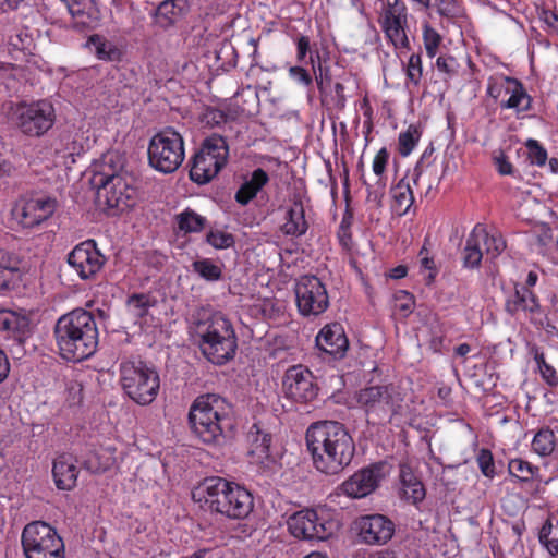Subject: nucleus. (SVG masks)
Segmentation results:
<instances>
[{
    "label": "nucleus",
    "instance_id": "f257e3e1",
    "mask_svg": "<svg viewBox=\"0 0 558 558\" xmlns=\"http://www.w3.org/2000/svg\"><path fill=\"white\" fill-rule=\"evenodd\" d=\"M305 439L313 464L320 473L339 474L350 465L354 457V441L339 422L318 421L311 424Z\"/></svg>",
    "mask_w": 558,
    "mask_h": 558
},
{
    "label": "nucleus",
    "instance_id": "f03ea898",
    "mask_svg": "<svg viewBox=\"0 0 558 558\" xmlns=\"http://www.w3.org/2000/svg\"><path fill=\"white\" fill-rule=\"evenodd\" d=\"M54 338L63 359L81 362L90 357L98 345V328L93 314L77 308L62 315L56 323Z\"/></svg>",
    "mask_w": 558,
    "mask_h": 558
},
{
    "label": "nucleus",
    "instance_id": "7ed1b4c3",
    "mask_svg": "<svg viewBox=\"0 0 558 558\" xmlns=\"http://www.w3.org/2000/svg\"><path fill=\"white\" fill-rule=\"evenodd\" d=\"M92 182L97 197L109 208L123 211L135 203L133 178L124 171V160L118 153L105 154L95 165Z\"/></svg>",
    "mask_w": 558,
    "mask_h": 558
},
{
    "label": "nucleus",
    "instance_id": "20e7f679",
    "mask_svg": "<svg viewBox=\"0 0 558 558\" xmlns=\"http://www.w3.org/2000/svg\"><path fill=\"white\" fill-rule=\"evenodd\" d=\"M201 489L211 512L231 520H243L253 511L252 494L236 483L214 476L205 478Z\"/></svg>",
    "mask_w": 558,
    "mask_h": 558
},
{
    "label": "nucleus",
    "instance_id": "39448f33",
    "mask_svg": "<svg viewBox=\"0 0 558 558\" xmlns=\"http://www.w3.org/2000/svg\"><path fill=\"white\" fill-rule=\"evenodd\" d=\"M230 404L220 396L208 393L197 397L189 412L194 434L205 444L217 445L223 439L229 424Z\"/></svg>",
    "mask_w": 558,
    "mask_h": 558
},
{
    "label": "nucleus",
    "instance_id": "423d86ee",
    "mask_svg": "<svg viewBox=\"0 0 558 558\" xmlns=\"http://www.w3.org/2000/svg\"><path fill=\"white\" fill-rule=\"evenodd\" d=\"M199 348L204 356L214 364L222 365L232 360L238 348L234 329L223 315L214 314L197 325Z\"/></svg>",
    "mask_w": 558,
    "mask_h": 558
},
{
    "label": "nucleus",
    "instance_id": "0eeeda50",
    "mask_svg": "<svg viewBox=\"0 0 558 558\" xmlns=\"http://www.w3.org/2000/svg\"><path fill=\"white\" fill-rule=\"evenodd\" d=\"M120 383L125 395L140 405L150 404L160 388L158 372L141 361L121 363Z\"/></svg>",
    "mask_w": 558,
    "mask_h": 558
},
{
    "label": "nucleus",
    "instance_id": "6e6552de",
    "mask_svg": "<svg viewBox=\"0 0 558 558\" xmlns=\"http://www.w3.org/2000/svg\"><path fill=\"white\" fill-rule=\"evenodd\" d=\"M404 390L397 384L372 385L356 393L357 403L368 416L389 418L403 412Z\"/></svg>",
    "mask_w": 558,
    "mask_h": 558
},
{
    "label": "nucleus",
    "instance_id": "1a4fd4ad",
    "mask_svg": "<svg viewBox=\"0 0 558 558\" xmlns=\"http://www.w3.org/2000/svg\"><path fill=\"white\" fill-rule=\"evenodd\" d=\"M25 558H65V547L57 530L44 521L25 525L21 535Z\"/></svg>",
    "mask_w": 558,
    "mask_h": 558
},
{
    "label": "nucleus",
    "instance_id": "9d476101",
    "mask_svg": "<svg viewBox=\"0 0 558 558\" xmlns=\"http://www.w3.org/2000/svg\"><path fill=\"white\" fill-rule=\"evenodd\" d=\"M185 157L182 135L172 128L155 134L148 145V162L156 171L173 173Z\"/></svg>",
    "mask_w": 558,
    "mask_h": 558
},
{
    "label": "nucleus",
    "instance_id": "9b49d317",
    "mask_svg": "<svg viewBox=\"0 0 558 558\" xmlns=\"http://www.w3.org/2000/svg\"><path fill=\"white\" fill-rule=\"evenodd\" d=\"M229 148L220 135L207 137L195 154L190 170V178L198 184L208 183L226 166Z\"/></svg>",
    "mask_w": 558,
    "mask_h": 558
},
{
    "label": "nucleus",
    "instance_id": "f8f14e48",
    "mask_svg": "<svg viewBox=\"0 0 558 558\" xmlns=\"http://www.w3.org/2000/svg\"><path fill=\"white\" fill-rule=\"evenodd\" d=\"M378 23L387 40L396 49H409V12L402 0H378Z\"/></svg>",
    "mask_w": 558,
    "mask_h": 558
},
{
    "label": "nucleus",
    "instance_id": "ddd939ff",
    "mask_svg": "<svg viewBox=\"0 0 558 558\" xmlns=\"http://www.w3.org/2000/svg\"><path fill=\"white\" fill-rule=\"evenodd\" d=\"M17 128L28 136H41L56 122V110L48 100L21 104L14 111Z\"/></svg>",
    "mask_w": 558,
    "mask_h": 558
},
{
    "label": "nucleus",
    "instance_id": "4468645a",
    "mask_svg": "<svg viewBox=\"0 0 558 558\" xmlns=\"http://www.w3.org/2000/svg\"><path fill=\"white\" fill-rule=\"evenodd\" d=\"M288 529L296 537L306 541H325L331 536L336 523L328 519L323 511L303 509L288 519Z\"/></svg>",
    "mask_w": 558,
    "mask_h": 558
},
{
    "label": "nucleus",
    "instance_id": "2eb2a0df",
    "mask_svg": "<svg viewBox=\"0 0 558 558\" xmlns=\"http://www.w3.org/2000/svg\"><path fill=\"white\" fill-rule=\"evenodd\" d=\"M296 305L304 316H317L329 306L325 284L316 276H302L295 284Z\"/></svg>",
    "mask_w": 558,
    "mask_h": 558
},
{
    "label": "nucleus",
    "instance_id": "dca6fc26",
    "mask_svg": "<svg viewBox=\"0 0 558 558\" xmlns=\"http://www.w3.org/2000/svg\"><path fill=\"white\" fill-rule=\"evenodd\" d=\"M106 257L94 240L78 243L68 255L69 266L83 280L94 278L104 267Z\"/></svg>",
    "mask_w": 558,
    "mask_h": 558
},
{
    "label": "nucleus",
    "instance_id": "f3484780",
    "mask_svg": "<svg viewBox=\"0 0 558 558\" xmlns=\"http://www.w3.org/2000/svg\"><path fill=\"white\" fill-rule=\"evenodd\" d=\"M57 207L53 198L39 196L21 199L13 213L24 228L39 226L52 216Z\"/></svg>",
    "mask_w": 558,
    "mask_h": 558
},
{
    "label": "nucleus",
    "instance_id": "a211bd4d",
    "mask_svg": "<svg viewBox=\"0 0 558 558\" xmlns=\"http://www.w3.org/2000/svg\"><path fill=\"white\" fill-rule=\"evenodd\" d=\"M282 385L286 396L296 402L311 401L317 395L313 374L302 365L290 367L286 372Z\"/></svg>",
    "mask_w": 558,
    "mask_h": 558
},
{
    "label": "nucleus",
    "instance_id": "6ab92c4d",
    "mask_svg": "<svg viewBox=\"0 0 558 558\" xmlns=\"http://www.w3.org/2000/svg\"><path fill=\"white\" fill-rule=\"evenodd\" d=\"M356 524L361 541L368 545H384L395 534V523L383 514L363 515Z\"/></svg>",
    "mask_w": 558,
    "mask_h": 558
},
{
    "label": "nucleus",
    "instance_id": "aec40b11",
    "mask_svg": "<svg viewBox=\"0 0 558 558\" xmlns=\"http://www.w3.org/2000/svg\"><path fill=\"white\" fill-rule=\"evenodd\" d=\"M384 477V465L373 464L369 468L355 472L342 483L341 489L349 497L362 498L374 492Z\"/></svg>",
    "mask_w": 558,
    "mask_h": 558
},
{
    "label": "nucleus",
    "instance_id": "412c9836",
    "mask_svg": "<svg viewBox=\"0 0 558 558\" xmlns=\"http://www.w3.org/2000/svg\"><path fill=\"white\" fill-rule=\"evenodd\" d=\"M317 348L332 356L335 360L342 359L349 348V341L343 327L338 324L326 325L316 336Z\"/></svg>",
    "mask_w": 558,
    "mask_h": 558
},
{
    "label": "nucleus",
    "instance_id": "4be33fe9",
    "mask_svg": "<svg viewBox=\"0 0 558 558\" xmlns=\"http://www.w3.org/2000/svg\"><path fill=\"white\" fill-rule=\"evenodd\" d=\"M0 332L23 342L31 333L29 318L11 310H0Z\"/></svg>",
    "mask_w": 558,
    "mask_h": 558
},
{
    "label": "nucleus",
    "instance_id": "5701e85b",
    "mask_svg": "<svg viewBox=\"0 0 558 558\" xmlns=\"http://www.w3.org/2000/svg\"><path fill=\"white\" fill-rule=\"evenodd\" d=\"M52 475L59 489L71 490L74 488L78 476L74 457L66 453L58 456L53 461Z\"/></svg>",
    "mask_w": 558,
    "mask_h": 558
},
{
    "label": "nucleus",
    "instance_id": "b1692460",
    "mask_svg": "<svg viewBox=\"0 0 558 558\" xmlns=\"http://www.w3.org/2000/svg\"><path fill=\"white\" fill-rule=\"evenodd\" d=\"M505 308L510 315H515L520 311L531 315L541 312L537 296L522 284L514 286V291L508 296Z\"/></svg>",
    "mask_w": 558,
    "mask_h": 558
},
{
    "label": "nucleus",
    "instance_id": "393cba45",
    "mask_svg": "<svg viewBox=\"0 0 558 558\" xmlns=\"http://www.w3.org/2000/svg\"><path fill=\"white\" fill-rule=\"evenodd\" d=\"M486 229L482 225H476L469 234L465 246L462 251V263L464 268L475 269L481 266L483 258V247L481 240L485 239Z\"/></svg>",
    "mask_w": 558,
    "mask_h": 558
},
{
    "label": "nucleus",
    "instance_id": "a878e982",
    "mask_svg": "<svg viewBox=\"0 0 558 558\" xmlns=\"http://www.w3.org/2000/svg\"><path fill=\"white\" fill-rule=\"evenodd\" d=\"M401 492L404 499L412 504L422 501L425 497V488L421 480L414 474L412 468L407 464H400Z\"/></svg>",
    "mask_w": 558,
    "mask_h": 558
},
{
    "label": "nucleus",
    "instance_id": "bb28decb",
    "mask_svg": "<svg viewBox=\"0 0 558 558\" xmlns=\"http://www.w3.org/2000/svg\"><path fill=\"white\" fill-rule=\"evenodd\" d=\"M307 229L304 206L301 201H294L286 213L281 230L286 235L301 236L306 233Z\"/></svg>",
    "mask_w": 558,
    "mask_h": 558
},
{
    "label": "nucleus",
    "instance_id": "cd10ccee",
    "mask_svg": "<svg viewBox=\"0 0 558 558\" xmlns=\"http://www.w3.org/2000/svg\"><path fill=\"white\" fill-rule=\"evenodd\" d=\"M21 278L19 259L0 250V291L11 289Z\"/></svg>",
    "mask_w": 558,
    "mask_h": 558
},
{
    "label": "nucleus",
    "instance_id": "c85d7f7f",
    "mask_svg": "<svg viewBox=\"0 0 558 558\" xmlns=\"http://www.w3.org/2000/svg\"><path fill=\"white\" fill-rule=\"evenodd\" d=\"M268 174L263 169L258 168L254 170L251 179L245 181L235 193L236 202L241 205L248 204L268 182Z\"/></svg>",
    "mask_w": 558,
    "mask_h": 558
},
{
    "label": "nucleus",
    "instance_id": "c756f323",
    "mask_svg": "<svg viewBox=\"0 0 558 558\" xmlns=\"http://www.w3.org/2000/svg\"><path fill=\"white\" fill-rule=\"evenodd\" d=\"M392 209L399 215H405L414 203L413 192L410 184L404 180H400L392 189Z\"/></svg>",
    "mask_w": 558,
    "mask_h": 558
},
{
    "label": "nucleus",
    "instance_id": "7c9ffc66",
    "mask_svg": "<svg viewBox=\"0 0 558 558\" xmlns=\"http://www.w3.org/2000/svg\"><path fill=\"white\" fill-rule=\"evenodd\" d=\"M175 222L180 232L189 234L203 231L207 225V219L195 210L185 208L175 216Z\"/></svg>",
    "mask_w": 558,
    "mask_h": 558
},
{
    "label": "nucleus",
    "instance_id": "2f4dec72",
    "mask_svg": "<svg viewBox=\"0 0 558 558\" xmlns=\"http://www.w3.org/2000/svg\"><path fill=\"white\" fill-rule=\"evenodd\" d=\"M250 435L252 437L250 453L256 458L257 462L263 463L270 454L271 436L262 432L256 424L252 426Z\"/></svg>",
    "mask_w": 558,
    "mask_h": 558
},
{
    "label": "nucleus",
    "instance_id": "473e14b6",
    "mask_svg": "<svg viewBox=\"0 0 558 558\" xmlns=\"http://www.w3.org/2000/svg\"><path fill=\"white\" fill-rule=\"evenodd\" d=\"M531 98L525 92L521 82L517 78L510 89L509 98L506 101H501L500 107L502 109H514L518 112L526 111L530 108Z\"/></svg>",
    "mask_w": 558,
    "mask_h": 558
},
{
    "label": "nucleus",
    "instance_id": "72a5a7b5",
    "mask_svg": "<svg viewBox=\"0 0 558 558\" xmlns=\"http://www.w3.org/2000/svg\"><path fill=\"white\" fill-rule=\"evenodd\" d=\"M557 439L555 437L554 432L550 428L546 427L541 428L535 434L531 444V448L533 452H535L536 454L541 457H547L555 451Z\"/></svg>",
    "mask_w": 558,
    "mask_h": 558
},
{
    "label": "nucleus",
    "instance_id": "f704fd0d",
    "mask_svg": "<svg viewBox=\"0 0 558 558\" xmlns=\"http://www.w3.org/2000/svg\"><path fill=\"white\" fill-rule=\"evenodd\" d=\"M156 300L146 293H135L128 298L126 310L134 318L145 317L149 308L155 306Z\"/></svg>",
    "mask_w": 558,
    "mask_h": 558
},
{
    "label": "nucleus",
    "instance_id": "c9c22d12",
    "mask_svg": "<svg viewBox=\"0 0 558 558\" xmlns=\"http://www.w3.org/2000/svg\"><path fill=\"white\" fill-rule=\"evenodd\" d=\"M193 270L204 280L218 281L222 277V265L210 258H202L192 264Z\"/></svg>",
    "mask_w": 558,
    "mask_h": 558
},
{
    "label": "nucleus",
    "instance_id": "e433bc0d",
    "mask_svg": "<svg viewBox=\"0 0 558 558\" xmlns=\"http://www.w3.org/2000/svg\"><path fill=\"white\" fill-rule=\"evenodd\" d=\"M509 473L520 482H530L538 473L539 469L522 459H512L508 464Z\"/></svg>",
    "mask_w": 558,
    "mask_h": 558
},
{
    "label": "nucleus",
    "instance_id": "4c0bfd02",
    "mask_svg": "<svg viewBox=\"0 0 558 558\" xmlns=\"http://www.w3.org/2000/svg\"><path fill=\"white\" fill-rule=\"evenodd\" d=\"M515 78L498 75L490 77L487 83V94L495 100L509 95Z\"/></svg>",
    "mask_w": 558,
    "mask_h": 558
},
{
    "label": "nucleus",
    "instance_id": "58836bf2",
    "mask_svg": "<svg viewBox=\"0 0 558 558\" xmlns=\"http://www.w3.org/2000/svg\"><path fill=\"white\" fill-rule=\"evenodd\" d=\"M205 241L215 250H227L235 244L233 234L222 229H210L206 234Z\"/></svg>",
    "mask_w": 558,
    "mask_h": 558
},
{
    "label": "nucleus",
    "instance_id": "ea45409f",
    "mask_svg": "<svg viewBox=\"0 0 558 558\" xmlns=\"http://www.w3.org/2000/svg\"><path fill=\"white\" fill-rule=\"evenodd\" d=\"M96 56L99 60L117 61L120 59V50L110 41L102 40L99 36L92 37Z\"/></svg>",
    "mask_w": 558,
    "mask_h": 558
},
{
    "label": "nucleus",
    "instance_id": "a19ab883",
    "mask_svg": "<svg viewBox=\"0 0 558 558\" xmlns=\"http://www.w3.org/2000/svg\"><path fill=\"white\" fill-rule=\"evenodd\" d=\"M423 43L426 54L429 58H434L439 51V47L442 43V37L434 27H432L428 24H424Z\"/></svg>",
    "mask_w": 558,
    "mask_h": 558
},
{
    "label": "nucleus",
    "instance_id": "79ce46f5",
    "mask_svg": "<svg viewBox=\"0 0 558 558\" xmlns=\"http://www.w3.org/2000/svg\"><path fill=\"white\" fill-rule=\"evenodd\" d=\"M53 146L56 154L60 155L62 158L71 157L81 149V146L70 132L62 133Z\"/></svg>",
    "mask_w": 558,
    "mask_h": 558
},
{
    "label": "nucleus",
    "instance_id": "37998d69",
    "mask_svg": "<svg viewBox=\"0 0 558 558\" xmlns=\"http://www.w3.org/2000/svg\"><path fill=\"white\" fill-rule=\"evenodd\" d=\"M435 8L441 17L453 20L462 15V9L457 0H434Z\"/></svg>",
    "mask_w": 558,
    "mask_h": 558
},
{
    "label": "nucleus",
    "instance_id": "c03bdc74",
    "mask_svg": "<svg viewBox=\"0 0 558 558\" xmlns=\"http://www.w3.org/2000/svg\"><path fill=\"white\" fill-rule=\"evenodd\" d=\"M8 44L15 50H26L32 44V37L27 29L14 27L7 34Z\"/></svg>",
    "mask_w": 558,
    "mask_h": 558
},
{
    "label": "nucleus",
    "instance_id": "a18cd8bd",
    "mask_svg": "<svg viewBox=\"0 0 558 558\" xmlns=\"http://www.w3.org/2000/svg\"><path fill=\"white\" fill-rule=\"evenodd\" d=\"M435 66L437 71L442 75L444 80H449L457 75L459 63L456 58L451 56H439L436 59Z\"/></svg>",
    "mask_w": 558,
    "mask_h": 558
},
{
    "label": "nucleus",
    "instance_id": "49530a36",
    "mask_svg": "<svg viewBox=\"0 0 558 558\" xmlns=\"http://www.w3.org/2000/svg\"><path fill=\"white\" fill-rule=\"evenodd\" d=\"M481 246L485 247V252L488 256L495 258L506 248V243L500 235L489 234L486 231L485 239L481 240Z\"/></svg>",
    "mask_w": 558,
    "mask_h": 558
},
{
    "label": "nucleus",
    "instance_id": "de8ad7c7",
    "mask_svg": "<svg viewBox=\"0 0 558 558\" xmlns=\"http://www.w3.org/2000/svg\"><path fill=\"white\" fill-rule=\"evenodd\" d=\"M418 141V134L416 129L410 126L405 132L399 135V153L402 156H408L414 149Z\"/></svg>",
    "mask_w": 558,
    "mask_h": 558
},
{
    "label": "nucleus",
    "instance_id": "09e8293b",
    "mask_svg": "<svg viewBox=\"0 0 558 558\" xmlns=\"http://www.w3.org/2000/svg\"><path fill=\"white\" fill-rule=\"evenodd\" d=\"M527 156L532 165L544 166L547 160V151L536 140H527L525 144Z\"/></svg>",
    "mask_w": 558,
    "mask_h": 558
},
{
    "label": "nucleus",
    "instance_id": "8fccbe9b",
    "mask_svg": "<svg viewBox=\"0 0 558 558\" xmlns=\"http://www.w3.org/2000/svg\"><path fill=\"white\" fill-rule=\"evenodd\" d=\"M422 58L420 54L412 53L407 65V77L412 84L417 86L422 78Z\"/></svg>",
    "mask_w": 558,
    "mask_h": 558
},
{
    "label": "nucleus",
    "instance_id": "3c124183",
    "mask_svg": "<svg viewBox=\"0 0 558 558\" xmlns=\"http://www.w3.org/2000/svg\"><path fill=\"white\" fill-rule=\"evenodd\" d=\"M476 462L484 476L489 478L495 476V463L493 454L488 449H481L478 451Z\"/></svg>",
    "mask_w": 558,
    "mask_h": 558
},
{
    "label": "nucleus",
    "instance_id": "603ef678",
    "mask_svg": "<svg viewBox=\"0 0 558 558\" xmlns=\"http://www.w3.org/2000/svg\"><path fill=\"white\" fill-rule=\"evenodd\" d=\"M100 453L95 452L88 457L85 461V468L93 473H101L110 468L112 464V458L106 457L104 461H100Z\"/></svg>",
    "mask_w": 558,
    "mask_h": 558
},
{
    "label": "nucleus",
    "instance_id": "864d4df0",
    "mask_svg": "<svg viewBox=\"0 0 558 558\" xmlns=\"http://www.w3.org/2000/svg\"><path fill=\"white\" fill-rule=\"evenodd\" d=\"M412 295L407 291H398L395 294V310L399 311L403 316H408L413 310Z\"/></svg>",
    "mask_w": 558,
    "mask_h": 558
},
{
    "label": "nucleus",
    "instance_id": "5fc2aeb1",
    "mask_svg": "<svg viewBox=\"0 0 558 558\" xmlns=\"http://www.w3.org/2000/svg\"><path fill=\"white\" fill-rule=\"evenodd\" d=\"M310 61L312 63V68L315 74V80L319 89H323L325 82L329 83L330 77L328 75V69H324L322 62L319 60V54L316 52L315 58L314 54L311 53Z\"/></svg>",
    "mask_w": 558,
    "mask_h": 558
},
{
    "label": "nucleus",
    "instance_id": "6e6d98bb",
    "mask_svg": "<svg viewBox=\"0 0 558 558\" xmlns=\"http://www.w3.org/2000/svg\"><path fill=\"white\" fill-rule=\"evenodd\" d=\"M288 72L290 78L302 86L308 87L313 83L311 74L302 66H290Z\"/></svg>",
    "mask_w": 558,
    "mask_h": 558
},
{
    "label": "nucleus",
    "instance_id": "4d7b16f0",
    "mask_svg": "<svg viewBox=\"0 0 558 558\" xmlns=\"http://www.w3.org/2000/svg\"><path fill=\"white\" fill-rule=\"evenodd\" d=\"M388 159L389 154L385 147L380 148L375 155L372 168L373 172L378 177V179H384L383 174L388 163Z\"/></svg>",
    "mask_w": 558,
    "mask_h": 558
},
{
    "label": "nucleus",
    "instance_id": "13d9d810",
    "mask_svg": "<svg viewBox=\"0 0 558 558\" xmlns=\"http://www.w3.org/2000/svg\"><path fill=\"white\" fill-rule=\"evenodd\" d=\"M296 44V60L304 61L306 54L311 52V40L308 36L302 35L295 40Z\"/></svg>",
    "mask_w": 558,
    "mask_h": 558
},
{
    "label": "nucleus",
    "instance_id": "bf43d9fd",
    "mask_svg": "<svg viewBox=\"0 0 558 558\" xmlns=\"http://www.w3.org/2000/svg\"><path fill=\"white\" fill-rule=\"evenodd\" d=\"M541 20L547 25L549 31L558 36V13L550 10H542Z\"/></svg>",
    "mask_w": 558,
    "mask_h": 558
},
{
    "label": "nucleus",
    "instance_id": "052dcab7",
    "mask_svg": "<svg viewBox=\"0 0 558 558\" xmlns=\"http://www.w3.org/2000/svg\"><path fill=\"white\" fill-rule=\"evenodd\" d=\"M425 247H423L421 251H420V256H421V265L422 267L425 269V270H428L429 274L427 276V280H428V283L432 282L437 274L436 271V267H435V262L433 258H429L427 255H425Z\"/></svg>",
    "mask_w": 558,
    "mask_h": 558
},
{
    "label": "nucleus",
    "instance_id": "680f3d73",
    "mask_svg": "<svg viewBox=\"0 0 558 558\" xmlns=\"http://www.w3.org/2000/svg\"><path fill=\"white\" fill-rule=\"evenodd\" d=\"M494 160H495V165L497 167V170H498V172L501 175H510V174H512L513 167L510 163V161L508 160V158L502 153H500L499 155L495 156Z\"/></svg>",
    "mask_w": 558,
    "mask_h": 558
},
{
    "label": "nucleus",
    "instance_id": "e2e57ef3",
    "mask_svg": "<svg viewBox=\"0 0 558 558\" xmlns=\"http://www.w3.org/2000/svg\"><path fill=\"white\" fill-rule=\"evenodd\" d=\"M539 374L546 384L550 387L558 386V376L556 369L550 364L543 365V367L539 369Z\"/></svg>",
    "mask_w": 558,
    "mask_h": 558
},
{
    "label": "nucleus",
    "instance_id": "0e129e2a",
    "mask_svg": "<svg viewBox=\"0 0 558 558\" xmlns=\"http://www.w3.org/2000/svg\"><path fill=\"white\" fill-rule=\"evenodd\" d=\"M386 182L384 179H378L377 182L374 185L373 191L368 189V201H372L374 203L379 204L381 201V197L384 196Z\"/></svg>",
    "mask_w": 558,
    "mask_h": 558
},
{
    "label": "nucleus",
    "instance_id": "69168bd1",
    "mask_svg": "<svg viewBox=\"0 0 558 558\" xmlns=\"http://www.w3.org/2000/svg\"><path fill=\"white\" fill-rule=\"evenodd\" d=\"M10 363L5 353L0 350V384L8 377Z\"/></svg>",
    "mask_w": 558,
    "mask_h": 558
},
{
    "label": "nucleus",
    "instance_id": "338daca9",
    "mask_svg": "<svg viewBox=\"0 0 558 558\" xmlns=\"http://www.w3.org/2000/svg\"><path fill=\"white\" fill-rule=\"evenodd\" d=\"M551 531H553V524L550 521H546L545 524L542 526L541 531H539V534H538V539H539V543L543 544L545 542H547L548 539H550V534H551Z\"/></svg>",
    "mask_w": 558,
    "mask_h": 558
},
{
    "label": "nucleus",
    "instance_id": "774afa93",
    "mask_svg": "<svg viewBox=\"0 0 558 558\" xmlns=\"http://www.w3.org/2000/svg\"><path fill=\"white\" fill-rule=\"evenodd\" d=\"M551 556H558V538H550L542 544Z\"/></svg>",
    "mask_w": 558,
    "mask_h": 558
}]
</instances>
